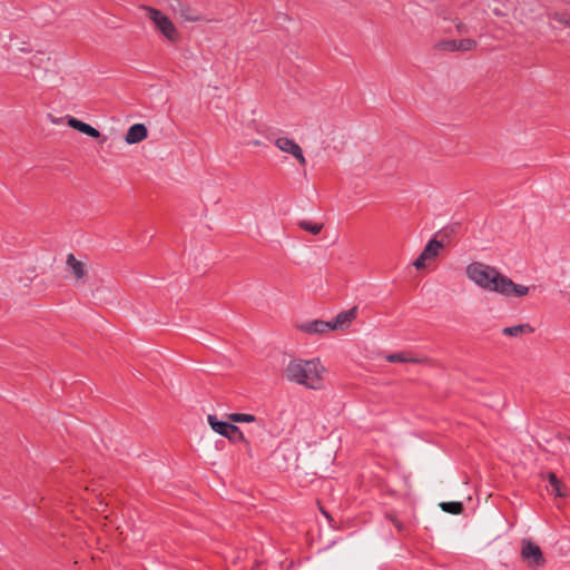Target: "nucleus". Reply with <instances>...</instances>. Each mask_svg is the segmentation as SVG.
<instances>
[{"label":"nucleus","mask_w":570,"mask_h":570,"mask_svg":"<svg viewBox=\"0 0 570 570\" xmlns=\"http://www.w3.org/2000/svg\"><path fill=\"white\" fill-rule=\"evenodd\" d=\"M466 276L481 288L507 297H523L530 292V287L515 284L495 267L481 262L469 264Z\"/></svg>","instance_id":"f257e3e1"},{"label":"nucleus","mask_w":570,"mask_h":570,"mask_svg":"<svg viewBox=\"0 0 570 570\" xmlns=\"http://www.w3.org/2000/svg\"><path fill=\"white\" fill-rule=\"evenodd\" d=\"M323 372L318 360H293L285 368V376L291 382L316 390L321 387Z\"/></svg>","instance_id":"f03ea898"},{"label":"nucleus","mask_w":570,"mask_h":570,"mask_svg":"<svg viewBox=\"0 0 570 570\" xmlns=\"http://www.w3.org/2000/svg\"><path fill=\"white\" fill-rule=\"evenodd\" d=\"M147 17L154 22L157 30L170 42H176L179 39V32L173 21L165 16L160 10L147 7Z\"/></svg>","instance_id":"7ed1b4c3"},{"label":"nucleus","mask_w":570,"mask_h":570,"mask_svg":"<svg viewBox=\"0 0 570 570\" xmlns=\"http://www.w3.org/2000/svg\"><path fill=\"white\" fill-rule=\"evenodd\" d=\"M520 557L527 567L533 570L542 568L546 564V558L541 548L528 538L521 540Z\"/></svg>","instance_id":"20e7f679"},{"label":"nucleus","mask_w":570,"mask_h":570,"mask_svg":"<svg viewBox=\"0 0 570 570\" xmlns=\"http://www.w3.org/2000/svg\"><path fill=\"white\" fill-rule=\"evenodd\" d=\"M208 424L218 434L227 438L230 442H243L248 445L247 439L244 436L240 429L232 423L224 422L217 419L216 415L209 414L207 416Z\"/></svg>","instance_id":"39448f33"},{"label":"nucleus","mask_w":570,"mask_h":570,"mask_svg":"<svg viewBox=\"0 0 570 570\" xmlns=\"http://www.w3.org/2000/svg\"><path fill=\"white\" fill-rule=\"evenodd\" d=\"M168 6L173 12L179 14L185 21L197 22L203 19L198 10L184 0H168Z\"/></svg>","instance_id":"423d86ee"},{"label":"nucleus","mask_w":570,"mask_h":570,"mask_svg":"<svg viewBox=\"0 0 570 570\" xmlns=\"http://www.w3.org/2000/svg\"><path fill=\"white\" fill-rule=\"evenodd\" d=\"M444 247V240L436 238H432L428 242L424 249L420 254V256L414 261L413 265L416 269L425 268V262L428 259L435 258L439 254V250Z\"/></svg>","instance_id":"0eeeda50"},{"label":"nucleus","mask_w":570,"mask_h":570,"mask_svg":"<svg viewBox=\"0 0 570 570\" xmlns=\"http://www.w3.org/2000/svg\"><path fill=\"white\" fill-rule=\"evenodd\" d=\"M478 42L474 39L466 38L461 40H442L438 42L436 47L444 51H471L474 50Z\"/></svg>","instance_id":"6e6552de"},{"label":"nucleus","mask_w":570,"mask_h":570,"mask_svg":"<svg viewBox=\"0 0 570 570\" xmlns=\"http://www.w3.org/2000/svg\"><path fill=\"white\" fill-rule=\"evenodd\" d=\"M357 307L354 306L347 311L340 312L335 318L330 321L332 331L343 330L350 325V323L356 318Z\"/></svg>","instance_id":"1a4fd4ad"},{"label":"nucleus","mask_w":570,"mask_h":570,"mask_svg":"<svg viewBox=\"0 0 570 570\" xmlns=\"http://www.w3.org/2000/svg\"><path fill=\"white\" fill-rule=\"evenodd\" d=\"M148 136V130L144 124H135L127 130L125 141L128 145H134L142 141Z\"/></svg>","instance_id":"9d476101"},{"label":"nucleus","mask_w":570,"mask_h":570,"mask_svg":"<svg viewBox=\"0 0 570 570\" xmlns=\"http://www.w3.org/2000/svg\"><path fill=\"white\" fill-rule=\"evenodd\" d=\"M299 330L308 334H324L332 331V327L330 322L314 320L299 325Z\"/></svg>","instance_id":"9b49d317"},{"label":"nucleus","mask_w":570,"mask_h":570,"mask_svg":"<svg viewBox=\"0 0 570 570\" xmlns=\"http://www.w3.org/2000/svg\"><path fill=\"white\" fill-rule=\"evenodd\" d=\"M68 125L78 130L79 132L81 134H85L91 138H100V132L99 130H97L96 128H94L91 125L87 124V122H83L75 117H69L68 118Z\"/></svg>","instance_id":"f8f14e48"},{"label":"nucleus","mask_w":570,"mask_h":570,"mask_svg":"<svg viewBox=\"0 0 570 570\" xmlns=\"http://www.w3.org/2000/svg\"><path fill=\"white\" fill-rule=\"evenodd\" d=\"M66 265L71 271L73 277L77 281L85 279V277L87 275L85 264L82 262L78 261L72 253L67 255Z\"/></svg>","instance_id":"ddd939ff"},{"label":"nucleus","mask_w":570,"mask_h":570,"mask_svg":"<svg viewBox=\"0 0 570 570\" xmlns=\"http://www.w3.org/2000/svg\"><path fill=\"white\" fill-rule=\"evenodd\" d=\"M386 361L390 363H412L423 364L428 362V358L413 357L407 352L393 353L386 356Z\"/></svg>","instance_id":"4468645a"},{"label":"nucleus","mask_w":570,"mask_h":570,"mask_svg":"<svg viewBox=\"0 0 570 570\" xmlns=\"http://www.w3.org/2000/svg\"><path fill=\"white\" fill-rule=\"evenodd\" d=\"M533 332H534V328L528 323L519 324V325H514V326H508L502 330L503 335L513 336V337L532 334Z\"/></svg>","instance_id":"2eb2a0df"},{"label":"nucleus","mask_w":570,"mask_h":570,"mask_svg":"<svg viewBox=\"0 0 570 570\" xmlns=\"http://www.w3.org/2000/svg\"><path fill=\"white\" fill-rule=\"evenodd\" d=\"M275 146L279 150L287 153L292 156L294 153H296L301 148V146L294 139L288 138V137H278L275 140Z\"/></svg>","instance_id":"dca6fc26"},{"label":"nucleus","mask_w":570,"mask_h":570,"mask_svg":"<svg viewBox=\"0 0 570 570\" xmlns=\"http://www.w3.org/2000/svg\"><path fill=\"white\" fill-rule=\"evenodd\" d=\"M547 479L551 488V493L559 498L567 497L566 488L563 487L562 482L557 478L556 473L549 472Z\"/></svg>","instance_id":"f3484780"},{"label":"nucleus","mask_w":570,"mask_h":570,"mask_svg":"<svg viewBox=\"0 0 570 570\" xmlns=\"http://www.w3.org/2000/svg\"><path fill=\"white\" fill-rule=\"evenodd\" d=\"M440 508L450 514H461L464 510L463 503L460 501L442 502Z\"/></svg>","instance_id":"a211bd4d"},{"label":"nucleus","mask_w":570,"mask_h":570,"mask_svg":"<svg viewBox=\"0 0 570 570\" xmlns=\"http://www.w3.org/2000/svg\"><path fill=\"white\" fill-rule=\"evenodd\" d=\"M298 226L305 230V232H308L313 235H317L321 233V230L323 229V224H320V223H314V222H311V220H299L298 222Z\"/></svg>","instance_id":"6ab92c4d"},{"label":"nucleus","mask_w":570,"mask_h":570,"mask_svg":"<svg viewBox=\"0 0 570 570\" xmlns=\"http://www.w3.org/2000/svg\"><path fill=\"white\" fill-rule=\"evenodd\" d=\"M227 417L229 419V421L236 423H252L256 421L255 415L247 413H232L228 414Z\"/></svg>","instance_id":"aec40b11"},{"label":"nucleus","mask_w":570,"mask_h":570,"mask_svg":"<svg viewBox=\"0 0 570 570\" xmlns=\"http://www.w3.org/2000/svg\"><path fill=\"white\" fill-rule=\"evenodd\" d=\"M549 18L562 27H570V13L568 12H553L549 14Z\"/></svg>","instance_id":"412c9836"},{"label":"nucleus","mask_w":570,"mask_h":570,"mask_svg":"<svg viewBox=\"0 0 570 570\" xmlns=\"http://www.w3.org/2000/svg\"><path fill=\"white\" fill-rule=\"evenodd\" d=\"M455 226L445 227L442 230H440L435 237H441L445 242V239L449 240V238L455 233Z\"/></svg>","instance_id":"4be33fe9"},{"label":"nucleus","mask_w":570,"mask_h":570,"mask_svg":"<svg viewBox=\"0 0 570 570\" xmlns=\"http://www.w3.org/2000/svg\"><path fill=\"white\" fill-rule=\"evenodd\" d=\"M455 29L459 35H469L470 33V28L461 20L456 21Z\"/></svg>","instance_id":"5701e85b"},{"label":"nucleus","mask_w":570,"mask_h":570,"mask_svg":"<svg viewBox=\"0 0 570 570\" xmlns=\"http://www.w3.org/2000/svg\"><path fill=\"white\" fill-rule=\"evenodd\" d=\"M293 157L298 161V164L301 166H306V158L303 154L302 148H299L296 153H294Z\"/></svg>","instance_id":"b1692460"},{"label":"nucleus","mask_w":570,"mask_h":570,"mask_svg":"<svg viewBox=\"0 0 570 570\" xmlns=\"http://www.w3.org/2000/svg\"><path fill=\"white\" fill-rule=\"evenodd\" d=\"M391 521L399 530H402V523L396 518H391Z\"/></svg>","instance_id":"393cba45"},{"label":"nucleus","mask_w":570,"mask_h":570,"mask_svg":"<svg viewBox=\"0 0 570 570\" xmlns=\"http://www.w3.org/2000/svg\"><path fill=\"white\" fill-rule=\"evenodd\" d=\"M253 145H254V146H258V145H259V141H258V140H255V141H253Z\"/></svg>","instance_id":"a878e982"},{"label":"nucleus","mask_w":570,"mask_h":570,"mask_svg":"<svg viewBox=\"0 0 570 570\" xmlns=\"http://www.w3.org/2000/svg\"><path fill=\"white\" fill-rule=\"evenodd\" d=\"M566 440H567L568 442H570V436H567V438H566Z\"/></svg>","instance_id":"bb28decb"}]
</instances>
